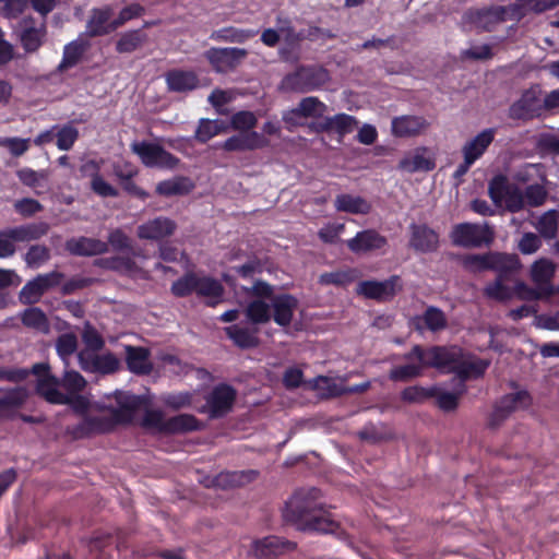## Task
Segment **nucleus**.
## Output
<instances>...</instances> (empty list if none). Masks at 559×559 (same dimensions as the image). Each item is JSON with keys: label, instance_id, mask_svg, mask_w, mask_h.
<instances>
[{"label": "nucleus", "instance_id": "4c0bfd02", "mask_svg": "<svg viewBox=\"0 0 559 559\" xmlns=\"http://www.w3.org/2000/svg\"><path fill=\"white\" fill-rule=\"evenodd\" d=\"M335 209L350 214H368L371 204L364 198L352 194H338L334 201Z\"/></svg>", "mask_w": 559, "mask_h": 559}, {"label": "nucleus", "instance_id": "58836bf2", "mask_svg": "<svg viewBox=\"0 0 559 559\" xmlns=\"http://www.w3.org/2000/svg\"><path fill=\"white\" fill-rule=\"evenodd\" d=\"M147 40L148 37L142 29L128 31L119 36L116 50L119 53H131L141 49Z\"/></svg>", "mask_w": 559, "mask_h": 559}, {"label": "nucleus", "instance_id": "e2e57ef3", "mask_svg": "<svg viewBox=\"0 0 559 559\" xmlns=\"http://www.w3.org/2000/svg\"><path fill=\"white\" fill-rule=\"evenodd\" d=\"M50 259V250L44 245H33L28 248L24 255L25 263L28 267L37 269Z\"/></svg>", "mask_w": 559, "mask_h": 559}, {"label": "nucleus", "instance_id": "c756f323", "mask_svg": "<svg viewBox=\"0 0 559 559\" xmlns=\"http://www.w3.org/2000/svg\"><path fill=\"white\" fill-rule=\"evenodd\" d=\"M167 87L171 92L186 93L198 87L199 79L193 71L170 70L166 73Z\"/></svg>", "mask_w": 559, "mask_h": 559}, {"label": "nucleus", "instance_id": "e433bc0d", "mask_svg": "<svg viewBox=\"0 0 559 559\" xmlns=\"http://www.w3.org/2000/svg\"><path fill=\"white\" fill-rule=\"evenodd\" d=\"M313 388L322 399L337 397L346 392L345 378L320 376L314 380Z\"/></svg>", "mask_w": 559, "mask_h": 559}, {"label": "nucleus", "instance_id": "cd10ccee", "mask_svg": "<svg viewBox=\"0 0 559 559\" xmlns=\"http://www.w3.org/2000/svg\"><path fill=\"white\" fill-rule=\"evenodd\" d=\"M436 167L435 159L426 147H418L406 154L397 165V168L406 173L430 171Z\"/></svg>", "mask_w": 559, "mask_h": 559}, {"label": "nucleus", "instance_id": "6e6552de", "mask_svg": "<svg viewBox=\"0 0 559 559\" xmlns=\"http://www.w3.org/2000/svg\"><path fill=\"white\" fill-rule=\"evenodd\" d=\"M329 81V73L321 67H300L287 74L282 81V88L288 92L307 93L321 87Z\"/></svg>", "mask_w": 559, "mask_h": 559}, {"label": "nucleus", "instance_id": "72a5a7b5", "mask_svg": "<svg viewBox=\"0 0 559 559\" xmlns=\"http://www.w3.org/2000/svg\"><path fill=\"white\" fill-rule=\"evenodd\" d=\"M14 242H28L38 240L49 230V224L45 222L29 223L8 228Z\"/></svg>", "mask_w": 559, "mask_h": 559}, {"label": "nucleus", "instance_id": "052dcab7", "mask_svg": "<svg viewBox=\"0 0 559 559\" xmlns=\"http://www.w3.org/2000/svg\"><path fill=\"white\" fill-rule=\"evenodd\" d=\"M82 341L85 344V348L83 350H92V353L99 352L105 346L103 336L88 321L84 323Z\"/></svg>", "mask_w": 559, "mask_h": 559}, {"label": "nucleus", "instance_id": "ddd939ff", "mask_svg": "<svg viewBox=\"0 0 559 559\" xmlns=\"http://www.w3.org/2000/svg\"><path fill=\"white\" fill-rule=\"evenodd\" d=\"M248 50L245 48H210L204 57L217 73H229L235 71L247 58Z\"/></svg>", "mask_w": 559, "mask_h": 559}, {"label": "nucleus", "instance_id": "f03ea898", "mask_svg": "<svg viewBox=\"0 0 559 559\" xmlns=\"http://www.w3.org/2000/svg\"><path fill=\"white\" fill-rule=\"evenodd\" d=\"M112 400L114 403L98 406L102 411H108L109 415H85L74 428V435L82 438L88 435L105 433L118 425L131 424L136 412L145 404L144 397L124 391L115 392Z\"/></svg>", "mask_w": 559, "mask_h": 559}, {"label": "nucleus", "instance_id": "4be33fe9", "mask_svg": "<svg viewBox=\"0 0 559 559\" xmlns=\"http://www.w3.org/2000/svg\"><path fill=\"white\" fill-rule=\"evenodd\" d=\"M409 247L417 252L427 253L437 251L439 235L425 224H412L409 226Z\"/></svg>", "mask_w": 559, "mask_h": 559}, {"label": "nucleus", "instance_id": "c03bdc74", "mask_svg": "<svg viewBox=\"0 0 559 559\" xmlns=\"http://www.w3.org/2000/svg\"><path fill=\"white\" fill-rule=\"evenodd\" d=\"M21 321L26 328L39 333L48 334L50 331V323L46 313L37 307L25 309L21 313Z\"/></svg>", "mask_w": 559, "mask_h": 559}, {"label": "nucleus", "instance_id": "412c9836", "mask_svg": "<svg viewBox=\"0 0 559 559\" xmlns=\"http://www.w3.org/2000/svg\"><path fill=\"white\" fill-rule=\"evenodd\" d=\"M258 476L254 469L222 472L205 481L206 487H215L223 490L238 488L253 481Z\"/></svg>", "mask_w": 559, "mask_h": 559}, {"label": "nucleus", "instance_id": "13d9d810", "mask_svg": "<svg viewBox=\"0 0 559 559\" xmlns=\"http://www.w3.org/2000/svg\"><path fill=\"white\" fill-rule=\"evenodd\" d=\"M78 345V337L72 332L63 333L57 337L56 350L66 365H68V359L76 352Z\"/></svg>", "mask_w": 559, "mask_h": 559}, {"label": "nucleus", "instance_id": "7c9ffc66", "mask_svg": "<svg viewBox=\"0 0 559 559\" xmlns=\"http://www.w3.org/2000/svg\"><path fill=\"white\" fill-rule=\"evenodd\" d=\"M495 129H485L462 147L463 157L476 162L488 148L495 139Z\"/></svg>", "mask_w": 559, "mask_h": 559}, {"label": "nucleus", "instance_id": "dca6fc26", "mask_svg": "<svg viewBox=\"0 0 559 559\" xmlns=\"http://www.w3.org/2000/svg\"><path fill=\"white\" fill-rule=\"evenodd\" d=\"M401 290L402 283L399 275H392L382 282L364 281L360 282L357 286L358 294L378 301L390 300Z\"/></svg>", "mask_w": 559, "mask_h": 559}, {"label": "nucleus", "instance_id": "8fccbe9b", "mask_svg": "<svg viewBox=\"0 0 559 559\" xmlns=\"http://www.w3.org/2000/svg\"><path fill=\"white\" fill-rule=\"evenodd\" d=\"M514 286L511 287L513 290V296H516L521 300L534 301L540 299H547L551 297V290L549 288H540L536 285V287H530L522 281L514 280Z\"/></svg>", "mask_w": 559, "mask_h": 559}, {"label": "nucleus", "instance_id": "4d7b16f0", "mask_svg": "<svg viewBox=\"0 0 559 559\" xmlns=\"http://www.w3.org/2000/svg\"><path fill=\"white\" fill-rule=\"evenodd\" d=\"M253 36V33L248 29H238L234 27H226L218 31H214L210 38L217 41L227 43H245L247 39Z\"/></svg>", "mask_w": 559, "mask_h": 559}, {"label": "nucleus", "instance_id": "0e129e2a", "mask_svg": "<svg viewBox=\"0 0 559 559\" xmlns=\"http://www.w3.org/2000/svg\"><path fill=\"white\" fill-rule=\"evenodd\" d=\"M423 321L428 330L432 332L445 329L448 324L447 317L442 310L436 307H428L423 314Z\"/></svg>", "mask_w": 559, "mask_h": 559}, {"label": "nucleus", "instance_id": "c85d7f7f", "mask_svg": "<svg viewBox=\"0 0 559 559\" xmlns=\"http://www.w3.org/2000/svg\"><path fill=\"white\" fill-rule=\"evenodd\" d=\"M66 249L73 255L91 257L108 252V245L99 239L82 236L67 240Z\"/></svg>", "mask_w": 559, "mask_h": 559}, {"label": "nucleus", "instance_id": "5fc2aeb1", "mask_svg": "<svg viewBox=\"0 0 559 559\" xmlns=\"http://www.w3.org/2000/svg\"><path fill=\"white\" fill-rule=\"evenodd\" d=\"M357 124L356 118L346 114L329 117L330 133H336L340 139L353 132Z\"/></svg>", "mask_w": 559, "mask_h": 559}, {"label": "nucleus", "instance_id": "393cba45", "mask_svg": "<svg viewBox=\"0 0 559 559\" xmlns=\"http://www.w3.org/2000/svg\"><path fill=\"white\" fill-rule=\"evenodd\" d=\"M151 352L146 347L124 346V360L130 372L138 376L150 374L153 370V364L150 360Z\"/></svg>", "mask_w": 559, "mask_h": 559}, {"label": "nucleus", "instance_id": "bb28decb", "mask_svg": "<svg viewBox=\"0 0 559 559\" xmlns=\"http://www.w3.org/2000/svg\"><path fill=\"white\" fill-rule=\"evenodd\" d=\"M386 238L374 229L359 231L354 238L347 241L348 249L354 253H365L379 250L386 245Z\"/></svg>", "mask_w": 559, "mask_h": 559}, {"label": "nucleus", "instance_id": "423d86ee", "mask_svg": "<svg viewBox=\"0 0 559 559\" xmlns=\"http://www.w3.org/2000/svg\"><path fill=\"white\" fill-rule=\"evenodd\" d=\"M495 229L488 223H461L452 227L450 233L454 246L463 248L490 247L495 240Z\"/></svg>", "mask_w": 559, "mask_h": 559}, {"label": "nucleus", "instance_id": "4468645a", "mask_svg": "<svg viewBox=\"0 0 559 559\" xmlns=\"http://www.w3.org/2000/svg\"><path fill=\"white\" fill-rule=\"evenodd\" d=\"M63 278V273L58 271L39 274L23 286L19 294V299L23 305L36 304L47 290L58 286Z\"/></svg>", "mask_w": 559, "mask_h": 559}, {"label": "nucleus", "instance_id": "09e8293b", "mask_svg": "<svg viewBox=\"0 0 559 559\" xmlns=\"http://www.w3.org/2000/svg\"><path fill=\"white\" fill-rule=\"evenodd\" d=\"M229 126L223 120L201 119L195 130V139L205 143L213 136L227 132Z\"/></svg>", "mask_w": 559, "mask_h": 559}, {"label": "nucleus", "instance_id": "79ce46f5", "mask_svg": "<svg viewBox=\"0 0 559 559\" xmlns=\"http://www.w3.org/2000/svg\"><path fill=\"white\" fill-rule=\"evenodd\" d=\"M34 20L32 17H24L20 22V39L27 51H35L41 44L43 32L40 28L34 27Z\"/></svg>", "mask_w": 559, "mask_h": 559}, {"label": "nucleus", "instance_id": "f8f14e48", "mask_svg": "<svg viewBox=\"0 0 559 559\" xmlns=\"http://www.w3.org/2000/svg\"><path fill=\"white\" fill-rule=\"evenodd\" d=\"M542 90L538 85L524 91L521 97L508 109V117L512 120L528 121L542 115L543 103L540 102Z\"/></svg>", "mask_w": 559, "mask_h": 559}, {"label": "nucleus", "instance_id": "aec40b11", "mask_svg": "<svg viewBox=\"0 0 559 559\" xmlns=\"http://www.w3.org/2000/svg\"><path fill=\"white\" fill-rule=\"evenodd\" d=\"M112 14L114 10L109 5L93 9L86 22V35L98 37L116 31L117 26H114V20H111Z\"/></svg>", "mask_w": 559, "mask_h": 559}, {"label": "nucleus", "instance_id": "2f4dec72", "mask_svg": "<svg viewBox=\"0 0 559 559\" xmlns=\"http://www.w3.org/2000/svg\"><path fill=\"white\" fill-rule=\"evenodd\" d=\"M0 392L3 393V396L0 397V418L22 407L29 396V392L25 386L1 389Z\"/></svg>", "mask_w": 559, "mask_h": 559}, {"label": "nucleus", "instance_id": "bf43d9fd", "mask_svg": "<svg viewBox=\"0 0 559 559\" xmlns=\"http://www.w3.org/2000/svg\"><path fill=\"white\" fill-rule=\"evenodd\" d=\"M296 108L302 118L323 117L328 109L325 104L312 96L302 98Z\"/></svg>", "mask_w": 559, "mask_h": 559}, {"label": "nucleus", "instance_id": "9d476101", "mask_svg": "<svg viewBox=\"0 0 559 559\" xmlns=\"http://www.w3.org/2000/svg\"><path fill=\"white\" fill-rule=\"evenodd\" d=\"M131 151L139 156L146 167L175 169L180 159L167 152L163 146L150 142H133Z\"/></svg>", "mask_w": 559, "mask_h": 559}, {"label": "nucleus", "instance_id": "f704fd0d", "mask_svg": "<svg viewBox=\"0 0 559 559\" xmlns=\"http://www.w3.org/2000/svg\"><path fill=\"white\" fill-rule=\"evenodd\" d=\"M45 401L50 404L70 405L75 413L83 414L88 408V400L81 393L68 395L62 392L49 390L45 392Z\"/></svg>", "mask_w": 559, "mask_h": 559}, {"label": "nucleus", "instance_id": "603ef678", "mask_svg": "<svg viewBox=\"0 0 559 559\" xmlns=\"http://www.w3.org/2000/svg\"><path fill=\"white\" fill-rule=\"evenodd\" d=\"M102 265L124 274H135L140 272V267L133 260V255L129 253L104 259L102 260Z\"/></svg>", "mask_w": 559, "mask_h": 559}, {"label": "nucleus", "instance_id": "3c124183", "mask_svg": "<svg viewBox=\"0 0 559 559\" xmlns=\"http://www.w3.org/2000/svg\"><path fill=\"white\" fill-rule=\"evenodd\" d=\"M87 47L88 44L81 40H74L68 44L64 47L62 61L57 68L58 71L63 72L69 68L74 67L80 61L82 55L85 52Z\"/></svg>", "mask_w": 559, "mask_h": 559}, {"label": "nucleus", "instance_id": "a19ab883", "mask_svg": "<svg viewBox=\"0 0 559 559\" xmlns=\"http://www.w3.org/2000/svg\"><path fill=\"white\" fill-rule=\"evenodd\" d=\"M194 188L193 182L188 177H174L159 182L156 192L164 197L187 194Z\"/></svg>", "mask_w": 559, "mask_h": 559}, {"label": "nucleus", "instance_id": "864d4df0", "mask_svg": "<svg viewBox=\"0 0 559 559\" xmlns=\"http://www.w3.org/2000/svg\"><path fill=\"white\" fill-rule=\"evenodd\" d=\"M140 426L154 433H166L167 419L164 413L158 409H145Z\"/></svg>", "mask_w": 559, "mask_h": 559}, {"label": "nucleus", "instance_id": "f3484780", "mask_svg": "<svg viewBox=\"0 0 559 559\" xmlns=\"http://www.w3.org/2000/svg\"><path fill=\"white\" fill-rule=\"evenodd\" d=\"M237 391L228 384L215 386L206 399L205 408L210 418H221L228 414L236 401Z\"/></svg>", "mask_w": 559, "mask_h": 559}, {"label": "nucleus", "instance_id": "5701e85b", "mask_svg": "<svg viewBox=\"0 0 559 559\" xmlns=\"http://www.w3.org/2000/svg\"><path fill=\"white\" fill-rule=\"evenodd\" d=\"M269 140L255 131L240 132L228 138L222 145L226 152H243L263 148L269 145Z\"/></svg>", "mask_w": 559, "mask_h": 559}, {"label": "nucleus", "instance_id": "20e7f679", "mask_svg": "<svg viewBox=\"0 0 559 559\" xmlns=\"http://www.w3.org/2000/svg\"><path fill=\"white\" fill-rule=\"evenodd\" d=\"M490 271L497 273L492 283L485 287V294L491 299L507 301L513 298V290L508 282H513L521 269V262L516 254L504 252H491Z\"/></svg>", "mask_w": 559, "mask_h": 559}, {"label": "nucleus", "instance_id": "0eeeda50", "mask_svg": "<svg viewBox=\"0 0 559 559\" xmlns=\"http://www.w3.org/2000/svg\"><path fill=\"white\" fill-rule=\"evenodd\" d=\"M488 194L495 205L503 206L510 213H518L525 207L523 191L510 183L503 175L495 176L488 183Z\"/></svg>", "mask_w": 559, "mask_h": 559}, {"label": "nucleus", "instance_id": "b1692460", "mask_svg": "<svg viewBox=\"0 0 559 559\" xmlns=\"http://www.w3.org/2000/svg\"><path fill=\"white\" fill-rule=\"evenodd\" d=\"M297 308L298 299L289 294H281L271 298L272 319L282 328L289 326Z\"/></svg>", "mask_w": 559, "mask_h": 559}, {"label": "nucleus", "instance_id": "7ed1b4c3", "mask_svg": "<svg viewBox=\"0 0 559 559\" xmlns=\"http://www.w3.org/2000/svg\"><path fill=\"white\" fill-rule=\"evenodd\" d=\"M403 359H417L428 367L455 372L460 378L467 379L481 374L488 364L475 360L456 346H432L427 349L415 345L411 352L403 355Z\"/></svg>", "mask_w": 559, "mask_h": 559}, {"label": "nucleus", "instance_id": "c9c22d12", "mask_svg": "<svg viewBox=\"0 0 559 559\" xmlns=\"http://www.w3.org/2000/svg\"><path fill=\"white\" fill-rule=\"evenodd\" d=\"M469 19L478 29L485 32H491L497 25L503 23L498 5L473 11L469 13Z\"/></svg>", "mask_w": 559, "mask_h": 559}, {"label": "nucleus", "instance_id": "49530a36", "mask_svg": "<svg viewBox=\"0 0 559 559\" xmlns=\"http://www.w3.org/2000/svg\"><path fill=\"white\" fill-rule=\"evenodd\" d=\"M535 228L544 239H555L559 229V212L549 210L542 214L535 223Z\"/></svg>", "mask_w": 559, "mask_h": 559}, {"label": "nucleus", "instance_id": "6ab92c4d", "mask_svg": "<svg viewBox=\"0 0 559 559\" xmlns=\"http://www.w3.org/2000/svg\"><path fill=\"white\" fill-rule=\"evenodd\" d=\"M296 544L277 536H267L252 543L251 551L255 558L271 559L292 551Z\"/></svg>", "mask_w": 559, "mask_h": 559}, {"label": "nucleus", "instance_id": "680f3d73", "mask_svg": "<svg viewBox=\"0 0 559 559\" xmlns=\"http://www.w3.org/2000/svg\"><path fill=\"white\" fill-rule=\"evenodd\" d=\"M490 261H491V252L487 253H473V254H466L463 260L462 264L465 270L472 273H478L486 270H490Z\"/></svg>", "mask_w": 559, "mask_h": 559}, {"label": "nucleus", "instance_id": "473e14b6", "mask_svg": "<svg viewBox=\"0 0 559 559\" xmlns=\"http://www.w3.org/2000/svg\"><path fill=\"white\" fill-rule=\"evenodd\" d=\"M556 265L548 259H539L531 266V278L540 288H549L551 296H554V285L551 280L555 275Z\"/></svg>", "mask_w": 559, "mask_h": 559}, {"label": "nucleus", "instance_id": "1a4fd4ad", "mask_svg": "<svg viewBox=\"0 0 559 559\" xmlns=\"http://www.w3.org/2000/svg\"><path fill=\"white\" fill-rule=\"evenodd\" d=\"M87 385V381L76 370H66L63 374L58 378L56 376H48L41 379L36 386V393L45 400V392L55 390L63 394L73 395L82 393Z\"/></svg>", "mask_w": 559, "mask_h": 559}, {"label": "nucleus", "instance_id": "a18cd8bd", "mask_svg": "<svg viewBox=\"0 0 559 559\" xmlns=\"http://www.w3.org/2000/svg\"><path fill=\"white\" fill-rule=\"evenodd\" d=\"M245 314L252 324H265L272 319L271 302L255 298L247 305Z\"/></svg>", "mask_w": 559, "mask_h": 559}, {"label": "nucleus", "instance_id": "774afa93", "mask_svg": "<svg viewBox=\"0 0 559 559\" xmlns=\"http://www.w3.org/2000/svg\"><path fill=\"white\" fill-rule=\"evenodd\" d=\"M257 122L258 119L253 112L242 110L233 115L230 120V127L234 130H239L241 132H250L251 129L255 127Z\"/></svg>", "mask_w": 559, "mask_h": 559}, {"label": "nucleus", "instance_id": "338daca9", "mask_svg": "<svg viewBox=\"0 0 559 559\" xmlns=\"http://www.w3.org/2000/svg\"><path fill=\"white\" fill-rule=\"evenodd\" d=\"M523 195L525 206L528 205L531 207H538L546 202L548 192L544 186L534 183L525 188Z\"/></svg>", "mask_w": 559, "mask_h": 559}, {"label": "nucleus", "instance_id": "69168bd1", "mask_svg": "<svg viewBox=\"0 0 559 559\" xmlns=\"http://www.w3.org/2000/svg\"><path fill=\"white\" fill-rule=\"evenodd\" d=\"M356 278L355 271L345 270V271H334L329 273H323L319 277V283L322 285H336V286H345Z\"/></svg>", "mask_w": 559, "mask_h": 559}, {"label": "nucleus", "instance_id": "f257e3e1", "mask_svg": "<svg viewBox=\"0 0 559 559\" xmlns=\"http://www.w3.org/2000/svg\"><path fill=\"white\" fill-rule=\"evenodd\" d=\"M283 519L298 531L334 533L337 523L324 510L321 491L316 487L299 488L286 501Z\"/></svg>", "mask_w": 559, "mask_h": 559}, {"label": "nucleus", "instance_id": "39448f33", "mask_svg": "<svg viewBox=\"0 0 559 559\" xmlns=\"http://www.w3.org/2000/svg\"><path fill=\"white\" fill-rule=\"evenodd\" d=\"M171 292L177 297L195 293L198 296L207 298L210 306H214L222 299L224 287L213 277L188 273L173 283Z\"/></svg>", "mask_w": 559, "mask_h": 559}, {"label": "nucleus", "instance_id": "a878e982", "mask_svg": "<svg viewBox=\"0 0 559 559\" xmlns=\"http://www.w3.org/2000/svg\"><path fill=\"white\" fill-rule=\"evenodd\" d=\"M429 122L420 116H401L392 120V133L397 138H413L424 133Z\"/></svg>", "mask_w": 559, "mask_h": 559}, {"label": "nucleus", "instance_id": "de8ad7c7", "mask_svg": "<svg viewBox=\"0 0 559 559\" xmlns=\"http://www.w3.org/2000/svg\"><path fill=\"white\" fill-rule=\"evenodd\" d=\"M407 364L397 366L391 369L389 378L392 381H408L421 374L423 370L427 368L420 360L405 359Z\"/></svg>", "mask_w": 559, "mask_h": 559}, {"label": "nucleus", "instance_id": "9b49d317", "mask_svg": "<svg viewBox=\"0 0 559 559\" xmlns=\"http://www.w3.org/2000/svg\"><path fill=\"white\" fill-rule=\"evenodd\" d=\"M530 404L531 396L526 391L503 395L493 405L492 412L488 417V427L490 429L499 428L513 412L526 408Z\"/></svg>", "mask_w": 559, "mask_h": 559}, {"label": "nucleus", "instance_id": "a211bd4d", "mask_svg": "<svg viewBox=\"0 0 559 559\" xmlns=\"http://www.w3.org/2000/svg\"><path fill=\"white\" fill-rule=\"evenodd\" d=\"M177 224L169 217L158 216L150 219L136 228L140 239L158 241L175 234Z\"/></svg>", "mask_w": 559, "mask_h": 559}, {"label": "nucleus", "instance_id": "37998d69", "mask_svg": "<svg viewBox=\"0 0 559 559\" xmlns=\"http://www.w3.org/2000/svg\"><path fill=\"white\" fill-rule=\"evenodd\" d=\"M106 243L115 251L126 252L133 257L145 258L143 251L141 249H135L131 238L120 228L109 231Z\"/></svg>", "mask_w": 559, "mask_h": 559}, {"label": "nucleus", "instance_id": "ea45409f", "mask_svg": "<svg viewBox=\"0 0 559 559\" xmlns=\"http://www.w3.org/2000/svg\"><path fill=\"white\" fill-rule=\"evenodd\" d=\"M224 330L227 336L240 348H253L259 345L258 329H248L234 324Z\"/></svg>", "mask_w": 559, "mask_h": 559}, {"label": "nucleus", "instance_id": "2eb2a0df", "mask_svg": "<svg viewBox=\"0 0 559 559\" xmlns=\"http://www.w3.org/2000/svg\"><path fill=\"white\" fill-rule=\"evenodd\" d=\"M78 360L79 366L85 372L111 374L121 367L119 358L110 352L98 354V352L81 350L78 353Z\"/></svg>", "mask_w": 559, "mask_h": 559}, {"label": "nucleus", "instance_id": "6e6d98bb", "mask_svg": "<svg viewBox=\"0 0 559 559\" xmlns=\"http://www.w3.org/2000/svg\"><path fill=\"white\" fill-rule=\"evenodd\" d=\"M198 420L193 415L180 414L167 419L166 433L192 431L198 428Z\"/></svg>", "mask_w": 559, "mask_h": 559}]
</instances>
